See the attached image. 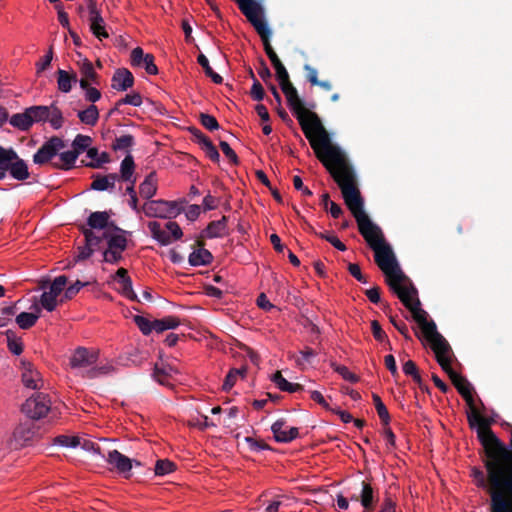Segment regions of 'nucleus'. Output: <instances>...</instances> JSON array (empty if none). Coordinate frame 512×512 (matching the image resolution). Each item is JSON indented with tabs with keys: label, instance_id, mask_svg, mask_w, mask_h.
<instances>
[{
	"label": "nucleus",
	"instance_id": "f257e3e1",
	"mask_svg": "<svg viewBox=\"0 0 512 512\" xmlns=\"http://www.w3.org/2000/svg\"><path fill=\"white\" fill-rule=\"evenodd\" d=\"M327 171L341 189L345 204L356 219L360 234L374 250L375 262L385 274L387 285L394 293L405 287V282L409 279L400 269L392 248L385 241L382 230L364 211V202L357 187L356 175L348 158Z\"/></svg>",
	"mask_w": 512,
	"mask_h": 512
},
{
	"label": "nucleus",
	"instance_id": "f03ea898",
	"mask_svg": "<svg viewBox=\"0 0 512 512\" xmlns=\"http://www.w3.org/2000/svg\"><path fill=\"white\" fill-rule=\"evenodd\" d=\"M275 72L289 108L298 120L315 156L326 170L347 159L345 152L332 142L330 134L323 126L320 117L315 112L304 108V103L299 97L297 89L291 83L286 68L283 67Z\"/></svg>",
	"mask_w": 512,
	"mask_h": 512
},
{
	"label": "nucleus",
	"instance_id": "7ed1b4c3",
	"mask_svg": "<svg viewBox=\"0 0 512 512\" xmlns=\"http://www.w3.org/2000/svg\"><path fill=\"white\" fill-rule=\"evenodd\" d=\"M451 352L439 353L436 356L438 364L442 370L447 373L453 385L457 391L465 399L467 405L470 408V412L467 415L468 423L470 428H477V436L484 447L485 456H489L490 452L496 453L501 452L502 455H508L507 446L494 434L491 430V420L483 417L477 410L474 399L472 396V387L466 378L458 374L453 370L451 366Z\"/></svg>",
	"mask_w": 512,
	"mask_h": 512
},
{
	"label": "nucleus",
	"instance_id": "20e7f679",
	"mask_svg": "<svg viewBox=\"0 0 512 512\" xmlns=\"http://www.w3.org/2000/svg\"><path fill=\"white\" fill-rule=\"evenodd\" d=\"M395 294L411 312L412 318L419 325L425 339L430 343L431 349L434 351L435 355H437L438 352H452L447 340L437 331L435 322L433 320L428 321V313L420 307L421 303L417 297L416 288L410 283L409 286L406 285L396 291Z\"/></svg>",
	"mask_w": 512,
	"mask_h": 512
},
{
	"label": "nucleus",
	"instance_id": "39448f33",
	"mask_svg": "<svg viewBox=\"0 0 512 512\" xmlns=\"http://www.w3.org/2000/svg\"><path fill=\"white\" fill-rule=\"evenodd\" d=\"M7 172L18 181L29 178L28 165L20 158L13 148L0 146V180H3Z\"/></svg>",
	"mask_w": 512,
	"mask_h": 512
},
{
	"label": "nucleus",
	"instance_id": "423d86ee",
	"mask_svg": "<svg viewBox=\"0 0 512 512\" xmlns=\"http://www.w3.org/2000/svg\"><path fill=\"white\" fill-rule=\"evenodd\" d=\"M183 202L152 200L143 205V212L148 217L174 218L183 211Z\"/></svg>",
	"mask_w": 512,
	"mask_h": 512
},
{
	"label": "nucleus",
	"instance_id": "0eeeda50",
	"mask_svg": "<svg viewBox=\"0 0 512 512\" xmlns=\"http://www.w3.org/2000/svg\"><path fill=\"white\" fill-rule=\"evenodd\" d=\"M29 113L32 118V124L48 121L55 130L60 129L64 124L62 111L55 103H52L50 106H31L29 107Z\"/></svg>",
	"mask_w": 512,
	"mask_h": 512
},
{
	"label": "nucleus",
	"instance_id": "6e6552de",
	"mask_svg": "<svg viewBox=\"0 0 512 512\" xmlns=\"http://www.w3.org/2000/svg\"><path fill=\"white\" fill-rule=\"evenodd\" d=\"M51 409V401L47 394L35 393L22 405V412L31 420L46 416Z\"/></svg>",
	"mask_w": 512,
	"mask_h": 512
},
{
	"label": "nucleus",
	"instance_id": "1a4fd4ad",
	"mask_svg": "<svg viewBox=\"0 0 512 512\" xmlns=\"http://www.w3.org/2000/svg\"><path fill=\"white\" fill-rule=\"evenodd\" d=\"M148 228L152 237L161 245H169L172 241L179 240L183 236L182 229L174 221H168L165 224V228H162L161 224L157 221H150Z\"/></svg>",
	"mask_w": 512,
	"mask_h": 512
},
{
	"label": "nucleus",
	"instance_id": "9d476101",
	"mask_svg": "<svg viewBox=\"0 0 512 512\" xmlns=\"http://www.w3.org/2000/svg\"><path fill=\"white\" fill-rule=\"evenodd\" d=\"M250 23L260 36L263 42L265 53L270 59L275 71L285 67L270 44V37L272 35V31L269 28L267 22L264 20V15L250 21Z\"/></svg>",
	"mask_w": 512,
	"mask_h": 512
},
{
	"label": "nucleus",
	"instance_id": "9b49d317",
	"mask_svg": "<svg viewBox=\"0 0 512 512\" xmlns=\"http://www.w3.org/2000/svg\"><path fill=\"white\" fill-rule=\"evenodd\" d=\"M65 147V143L62 138L58 136H52L37 150L33 155V162L38 165H44L49 163L59 151Z\"/></svg>",
	"mask_w": 512,
	"mask_h": 512
},
{
	"label": "nucleus",
	"instance_id": "f8f14e48",
	"mask_svg": "<svg viewBox=\"0 0 512 512\" xmlns=\"http://www.w3.org/2000/svg\"><path fill=\"white\" fill-rule=\"evenodd\" d=\"M98 358V350L78 347L70 357V366L74 369L91 368L97 363Z\"/></svg>",
	"mask_w": 512,
	"mask_h": 512
},
{
	"label": "nucleus",
	"instance_id": "ddd939ff",
	"mask_svg": "<svg viewBox=\"0 0 512 512\" xmlns=\"http://www.w3.org/2000/svg\"><path fill=\"white\" fill-rule=\"evenodd\" d=\"M89 11L90 30L99 40L108 38L109 34L105 30L104 19L97 7L95 0H86Z\"/></svg>",
	"mask_w": 512,
	"mask_h": 512
},
{
	"label": "nucleus",
	"instance_id": "4468645a",
	"mask_svg": "<svg viewBox=\"0 0 512 512\" xmlns=\"http://www.w3.org/2000/svg\"><path fill=\"white\" fill-rule=\"evenodd\" d=\"M39 436V427L30 419L21 423L14 431L13 437L16 447H22Z\"/></svg>",
	"mask_w": 512,
	"mask_h": 512
},
{
	"label": "nucleus",
	"instance_id": "2eb2a0df",
	"mask_svg": "<svg viewBox=\"0 0 512 512\" xmlns=\"http://www.w3.org/2000/svg\"><path fill=\"white\" fill-rule=\"evenodd\" d=\"M107 463L125 478L131 476L132 459L120 453L118 450H111L104 456Z\"/></svg>",
	"mask_w": 512,
	"mask_h": 512
},
{
	"label": "nucleus",
	"instance_id": "dca6fc26",
	"mask_svg": "<svg viewBox=\"0 0 512 512\" xmlns=\"http://www.w3.org/2000/svg\"><path fill=\"white\" fill-rule=\"evenodd\" d=\"M274 438L279 443H289L299 436V430L296 427H288L286 420L281 418L275 421L271 426Z\"/></svg>",
	"mask_w": 512,
	"mask_h": 512
},
{
	"label": "nucleus",
	"instance_id": "f3484780",
	"mask_svg": "<svg viewBox=\"0 0 512 512\" xmlns=\"http://www.w3.org/2000/svg\"><path fill=\"white\" fill-rule=\"evenodd\" d=\"M22 382L25 387L30 389H41L43 380L40 372L35 369L34 365L27 360H21Z\"/></svg>",
	"mask_w": 512,
	"mask_h": 512
},
{
	"label": "nucleus",
	"instance_id": "a211bd4d",
	"mask_svg": "<svg viewBox=\"0 0 512 512\" xmlns=\"http://www.w3.org/2000/svg\"><path fill=\"white\" fill-rule=\"evenodd\" d=\"M134 76L127 68H118L111 78V88L116 91H127L134 85Z\"/></svg>",
	"mask_w": 512,
	"mask_h": 512
},
{
	"label": "nucleus",
	"instance_id": "6ab92c4d",
	"mask_svg": "<svg viewBox=\"0 0 512 512\" xmlns=\"http://www.w3.org/2000/svg\"><path fill=\"white\" fill-rule=\"evenodd\" d=\"M112 226L118 233L104 232V237L107 240V249L124 252L128 246V239L125 236L126 232L115 225Z\"/></svg>",
	"mask_w": 512,
	"mask_h": 512
},
{
	"label": "nucleus",
	"instance_id": "aec40b11",
	"mask_svg": "<svg viewBox=\"0 0 512 512\" xmlns=\"http://www.w3.org/2000/svg\"><path fill=\"white\" fill-rule=\"evenodd\" d=\"M197 246L199 248L190 253L188 257L189 264L194 267L207 266L211 264L213 261V255L209 250L204 248V242L197 241Z\"/></svg>",
	"mask_w": 512,
	"mask_h": 512
},
{
	"label": "nucleus",
	"instance_id": "412c9836",
	"mask_svg": "<svg viewBox=\"0 0 512 512\" xmlns=\"http://www.w3.org/2000/svg\"><path fill=\"white\" fill-rule=\"evenodd\" d=\"M92 183L90 188L96 191L112 190L115 187V182L119 180L117 173H109L107 175L94 174L92 176Z\"/></svg>",
	"mask_w": 512,
	"mask_h": 512
},
{
	"label": "nucleus",
	"instance_id": "4be33fe9",
	"mask_svg": "<svg viewBox=\"0 0 512 512\" xmlns=\"http://www.w3.org/2000/svg\"><path fill=\"white\" fill-rule=\"evenodd\" d=\"M360 485V503L366 512H371L375 509V504L377 502V497L375 495L374 489L370 483H367L365 481H361Z\"/></svg>",
	"mask_w": 512,
	"mask_h": 512
},
{
	"label": "nucleus",
	"instance_id": "5701e85b",
	"mask_svg": "<svg viewBox=\"0 0 512 512\" xmlns=\"http://www.w3.org/2000/svg\"><path fill=\"white\" fill-rule=\"evenodd\" d=\"M134 172H135L134 158L130 153H128L120 164V175H118L119 179L122 181H125V182L135 184L136 177L134 176Z\"/></svg>",
	"mask_w": 512,
	"mask_h": 512
},
{
	"label": "nucleus",
	"instance_id": "b1692460",
	"mask_svg": "<svg viewBox=\"0 0 512 512\" xmlns=\"http://www.w3.org/2000/svg\"><path fill=\"white\" fill-rule=\"evenodd\" d=\"M56 75L58 89L63 93H69L72 89V85L78 82L75 72L70 73L66 70L58 69Z\"/></svg>",
	"mask_w": 512,
	"mask_h": 512
},
{
	"label": "nucleus",
	"instance_id": "393cba45",
	"mask_svg": "<svg viewBox=\"0 0 512 512\" xmlns=\"http://www.w3.org/2000/svg\"><path fill=\"white\" fill-rule=\"evenodd\" d=\"M157 192V175L150 172L139 186V193L145 199H151Z\"/></svg>",
	"mask_w": 512,
	"mask_h": 512
},
{
	"label": "nucleus",
	"instance_id": "a878e982",
	"mask_svg": "<svg viewBox=\"0 0 512 512\" xmlns=\"http://www.w3.org/2000/svg\"><path fill=\"white\" fill-rule=\"evenodd\" d=\"M227 221H228V218L226 216H222L221 219L210 222L204 231L206 234V237H208V238L223 237L226 234Z\"/></svg>",
	"mask_w": 512,
	"mask_h": 512
},
{
	"label": "nucleus",
	"instance_id": "bb28decb",
	"mask_svg": "<svg viewBox=\"0 0 512 512\" xmlns=\"http://www.w3.org/2000/svg\"><path fill=\"white\" fill-rule=\"evenodd\" d=\"M271 380L275 383V385L281 391H284V392L295 393V392H299V391L304 390L303 385H301L299 383H291V382L287 381L283 377V375L281 374L280 371H276L273 374Z\"/></svg>",
	"mask_w": 512,
	"mask_h": 512
},
{
	"label": "nucleus",
	"instance_id": "cd10ccee",
	"mask_svg": "<svg viewBox=\"0 0 512 512\" xmlns=\"http://www.w3.org/2000/svg\"><path fill=\"white\" fill-rule=\"evenodd\" d=\"M109 218L110 215L106 211L92 212L87 219L89 229H105L109 225Z\"/></svg>",
	"mask_w": 512,
	"mask_h": 512
},
{
	"label": "nucleus",
	"instance_id": "c85d7f7f",
	"mask_svg": "<svg viewBox=\"0 0 512 512\" xmlns=\"http://www.w3.org/2000/svg\"><path fill=\"white\" fill-rule=\"evenodd\" d=\"M10 124L13 127L18 128L19 130L22 131L29 130L30 127L33 125L32 118L29 113V108H26L25 111L22 113H16L12 115V117L10 118Z\"/></svg>",
	"mask_w": 512,
	"mask_h": 512
},
{
	"label": "nucleus",
	"instance_id": "c756f323",
	"mask_svg": "<svg viewBox=\"0 0 512 512\" xmlns=\"http://www.w3.org/2000/svg\"><path fill=\"white\" fill-rule=\"evenodd\" d=\"M60 162H51L53 168L61 170H70L78 158V155L73 150L65 151L59 154Z\"/></svg>",
	"mask_w": 512,
	"mask_h": 512
},
{
	"label": "nucleus",
	"instance_id": "7c9ffc66",
	"mask_svg": "<svg viewBox=\"0 0 512 512\" xmlns=\"http://www.w3.org/2000/svg\"><path fill=\"white\" fill-rule=\"evenodd\" d=\"M79 120L89 126H95L99 119V110L96 105L91 104L85 110L77 114Z\"/></svg>",
	"mask_w": 512,
	"mask_h": 512
},
{
	"label": "nucleus",
	"instance_id": "2f4dec72",
	"mask_svg": "<svg viewBox=\"0 0 512 512\" xmlns=\"http://www.w3.org/2000/svg\"><path fill=\"white\" fill-rule=\"evenodd\" d=\"M80 73L82 78L87 79L94 85H100V76L95 71L94 66L91 61L88 59H84L80 66Z\"/></svg>",
	"mask_w": 512,
	"mask_h": 512
},
{
	"label": "nucleus",
	"instance_id": "473e14b6",
	"mask_svg": "<svg viewBox=\"0 0 512 512\" xmlns=\"http://www.w3.org/2000/svg\"><path fill=\"white\" fill-rule=\"evenodd\" d=\"M181 321L176 316H166L162 319L154 320V330L161 333L168 329H175L180 325Z\"/></svg>",
	"mask_w": 512,
	"mask_h": 512
},
{
	"label": "nucleus",
	"instance_id": "72a5a7b5",
	"mask_svg": "<svg viewBox=\"0 0 512 512\" xmlns=\"http://www.w3.org/2000/svg\"><path fill=\"white\" fill-rule=\"evenodd\" d=\"M197 62L204 69L205 74L211 78V80L216 84H221L223 82L222 76L218 73L214 72L211 68L207 57L204 54H199L197 57Z\"/></svg>",
	"mask_w": 512,
	"mask_h": 512
},
{
	"label": "nucleus",
	"instance_id": "f704fd0d",
	"mask_svg": "<svg viewBox=\"0 0 512 512\" xmlns=\"http://www.w3.org/2000/svg\"><path fill=\"white\" fill-rule=\"evenodd\" d=\"M246 371H247V369L245 367H242L239 369H237V368L231 369L225 377L224 383L222 385V389L224 391H229L236 383L238 377L245 376Z\"/></svg>",
	"mask_w": 512,
	"mask_h": 512
},
{
	"label": "nucleus",
	"instance_id": "c9c22d12",
	"mask_svg": "<svg viewBox=\"0 0 512 512\" xmlns=\"http://www.w3.org/2000/svg\"><path fill=\"white\" fill-rule=\"evenodd\" d=\"M372 399L382 424L388 426L390 422V414L388 412V409L386 408L378 394H372Z\"/></svg>",
	"mask_w": 512,
	"mask_h": 512
},
{
	"label": "nucleus",
	"instance_id": "e433bc0d",
	"mask_svg": "<svg viewBox=\"0 0 512 512\" xmlns=\"http://www.w3.org/2000/svg\"><path fill=\"white\" fill-rule=\"evenodd\" d=\"M39 316L29 312H21L16 316V323L21 329L27 330L35 325Z\"/></svg>",
	"mask_w": 512,
	"mask_h": 512
},
{
	"label": "nucleus",
	"instance_id": "4c0bfd02",
	"mask_svg": "<svg viewBox=\"0 0 512 512\" xmlns=\"http://www.w3.org/2000/svg\"><path fill=\"white\" fill-rule=\"evenodd\" d=\"M91 143L92 138L90 136L77 134L72 142L73 151L76 152L79 156L82 152L86 151L89 148Z\"/></svg>",
	"mask_w": 512,
	"mask_h": 512
},
{
	"label": "nucleus",
	"instance_id": "58836bf2",
	"mask_svg": "<svg viewBox=\"0 0 512 512\" xmlns=\"http://www.w3.org/2000/svg\"><path fill=\"white\" fill-rule=\"evenodd\" d=\"M134 144H135L134 137L130 134H127V135H122L120 137H117L114 140L113 144L111 145V148L114 151H118V150L128 151L132 146H134Z\"/></svg>",
	"mask_w": 512,
	"mask_h": 512
},
{
	"label": "nucleus",
	"instance_id": "ea45409f",
	"mask_svg": "<svg viewBox=\"0 0 512 512\" xmlns=\"http://www.w3.org/2000/svg\"><path fill=\"white\" fill-rule=\"evenodd\" d=\"M5 334L10 352L15 355H20L23 352V344L20 339L16 338V334L12 330H7Z\"/></svg>",
	"mask_w": 512,
	"mask_h": 512
},
{
	"label": "nucleus",
	"instance_id": "a19ab883",
	"mask_svg": "<svg viewBox=\"0 0 512 512\" xmlns=\"http://www.w3.org/2000/svg\"><path fill=\"white\" fill-rule=\"evenodd\" d=\"M176 469V464L168 459H159L156 462L154 472L157 476L167 475Z\"/></svg>",
	"mask_w": 512,
	"mask_h": 512
},
{
	"label": "nucleus",
	"instance_id": "79ce46f5",
	"mask_svg": "<svg viewBox=\"0 0 512 512\" xmlns=\"http://www.w3.org/2000/svg\"><path fill=\"white\" fill-rule=\"evenodd\" d=\"M82 233L85 237V243L93 250L98 248L102 243L103 239H105L104 234L102 236H98L91 229L88 228H83Z\"/></svg>",
	"mask_w": 512,
	"mask_h": 512
},
{
	"label": "nucleus",
	"instance_id": "37998d69",
	"mask_svg": "<svg viewBox=\"0 0 512 512\" xmlns=\"http://www.w3.org/2000/svg\"><path fill=\"white\" fill-rule=\"evenodd\" d=\"M113 371V366L109 364L96 365L94 364L90 369L86 371L85 376L89 379L97 378L101 375H105Z\"/></svg>",
	"mask_w": 512,
	"mask_h": 512
},
{
	"label": "nucleus",
	"instance_id": "c03bdc74",
	"mask_svg": "<svg viewBox=\"0 0 512 512\" xmlns=\"http://www.w3.org/2000/svg\"><path fill=\"white\" fill-rule=\"evenodd\" d=\"M331 367L346 381H349L350 383H357L359 381V377L356 374L350 372L346 366L332 362Z\"/></svg>",
	"mask_w": 512,
	"mask_h": 512
},
{
	"label": "nucleus",
	"instance_id": "a18cd8bd",
	"mask_svg": "<svg viewBox=\"0 0 512 512\" xmlns=\"http://www.w3.org/2000/svg\"><path fill=\"white\" fill-rule=\"evenodd\" d=\"M198 119L201 125L209 131H215L220 128L217 119L213 115L200 113Z\"/></svg>",
	"mask_w": 512,
	"mask_h": 512
},
{
	"label": "nucleus",
	"instance_id": "49530a36",
	"mask_svg": "<svg viewBox=\"0 0 512 512\" xmlns=\"http://www.w3.org/2000/svg\"><path fill=\"white\" fill-rule=\"evenodd\" d=\"M134 322L144 335H149L154 330V321H150L143 316H134Z\"/></svg>",
	"mask_w": 512,
	"mask_h": 512
},
{
	"label": "nucleus",
	"instance_id": "de8ad7c7",
	"mask_svg": "<svg viewBox=\"0 0 512 512\" xmlns=\"http://www.w3.org/2000/svg\"><path fill=\"white\" fill-rule=\"evenodd\" d=\"M124 104L132 105L134 107H139L142 105V96L139 92H132L130 94H126L125 97L121 98L117 101V106H122Z\"/></svg>",
	"mask_w": 512,
	"mask_h": 512
},
{
	"label": "nucleus",
	"instance_id": "09e8293b",
	"mask_svg": "<svg viewBox=\"0 0 512 512\" xmlns=\"http://www.w3.org/2000/svg\"><path fill=\"white\" fill-rule=\"evenodd\" d=\"M68 278L65 275H60L56 277L53 282L50 285V294H53L55 296H59L61 292L64 290L66 284H67Z\"/></svg>",
	"mask_w": 512,
	"mask_h": 512
},
{
	"label": "nucleus",
	"instance_id": "8fccbe9b",
	"mask_svg": "<svg viewBox=\"0 0 512 512\" xmlns=\"http://www.w3.org/2000/svg\"><path fill=\"white\" fill-rule=\"evenodd\" d=\"M54 444L75 448L80 444V439L76 436L59 435L55 437Z\"/></svg>",
	"mask_w": 512,
	"mask_h": 512
},
{
	"label": "nucleus",
	"instance_id": "3c124183",
	"mask_svg": "<svg viewBox=\"0 0 512 512\" xmlns=\"http://www.w3.org/2000/svg\"><path fill=\"white\" fill-rule=\"evenodd\" d=\"M40 303L43 308L49 312H52L57 307V296L50 294V292H44L41 295Z\"/></svg>",
	"mask_w": 512,
	"mask_h": 512
},
{
	"label": "nucleus",
	"instance_id": "603ef678",
	"mask_svg": "<svg viewBox=\"0 0 512 512\" xmlns=\"http://www.w3.org/2000/svg\"><path fill=\"white\" fill-rule=\"evenodd\" d=\"M146 54L141 47H136L131 51L130 54V64L132 67H142L143 62L145 61Z\"/></svg>",
	"mask_w": 512,
	"mask_h": 512
},
{
	"label": "nucleus",
	"instance_id": "864d4df0",
	"mask_svg": "<svg viewBox=\"0 0 512 512\" xmlns=\"http://www.w3.org/2000/svg\"><path fill=\"white\" fill-rule=\"evenodd\" d=\"M53 60V47L50 46L45 56L41 58L39 62L36 63V73L39 75L41 72L46 70Z\"/></svg>",
	"mask_w": 512,
	"mask_h": 512
},
{
	"label": "nucleus",
	"instance_id": "5fc2aeb1",
	"mask_svg": "<svg viewBox=\"0 0 512 512\" xmlns=\"http://www.w3.org/2000/svg\"><path fill=\"white\" fill-rule=\"evenodd\" d=\"M152 376L161 385L169 384L168 379L170 377V373L165 368H160L158 365H155Z\"/></svg>",
	"mask_w": 512,
	"mask_h": 512
},
{
	"label": "nucleus",
	"instance_id": "6e6d98bb",
	"mask_svg": "<svg viewBox=\"0 0 512 512\" xmlns=\"http://www.w3.org/2000/svg\"><path fill=\"white\" fill-rule=\"evenodd\" d=\"M188 131L193 137V141L201 146V148L208 142H210V138L206 136L201 130L196 127H189Z\"/></svg>",
	"mask_w": 512,
	"mask_h": 512
},
{
	"label": "nucleus",
	"instance_id": "4d7b16f0",
	"mask_svg": "<svg viewBox=\"0 0 512 512\" xmlns=\"http://www.w3.org/2000/svg\"><path fill=\"white\" fill-rule=\"evenodd\" d=\"M219 146L223 154L230 160L233 165H238L240 163L237 154L226 141H220Z\"/></svg>",
	"mask_w": 512,
	"mask_h": 512
},
{
	"label": "nucleus",
	"instance_id": "13d9d810",
	"mask_svg": "<svg viewBox=\"0 0 512 512\" xmlns=\"http://www.w3.org/2000/svg\"><path fill=\"white\" fill-rule=\"evenodd\" d=\"M16 314V304L4 307L0 311V321L2 324L0 327L6 326L11 320L12 316Z\"/></svg>",
	"mask_w": 512,
	"mask_h": 512
},
{
	"label": "nucleus",
	"instance_id": "bf43d9fd",
	"mask_svg": "<svg viewBox=\"0 0 512 512\" xmlns=\"http://www.w3.org/2000/svg\"><path fill=\"white\" fill-rule=\"evenodd\" d=\"M122 253L121 251L106 249L103 252V261L110 264H117L123 259Z\"/></svg>",
	"mask_w": 512,
	"mask_h": 512
},
{
	"label": "nucleus",
	"instance_id": "052dcab7",
	"mask_svg": "<svg viewBox=\"0 0 512 512\" xmlns=\"http://www.w3.org/2000/svg\"><path fill=\"white\" fill-rule=\"evenodd\" d=\"M389 320L391 324L399 331L406 340H411L407 325L402 320H397L395 316L390 315Z\"/></svg>",
	"mask_w": 512,
	"mask_h": 512
},
{
	"label": "nucleus",
	"instance_id": "680f3d73",
	"mask_svg": "<svg viewBox=\"0 0 512 512\" xmlns=\"http://www.w3.org/2000/svg\"><path fill=\"white\" fill-rule=\"evenodd\" d=\"M206 156L214 163H219L220 161V154L217 150V148L215 147V145L212 143V141L206 143L202 148H201Z\"/></svg>",
	"mask_w": 512,
	"mask_h": 512
},
{
	"label": "nucleus",
	"instance_id": "e2e57ef3",
	"mask_svg": "<svg viewBox=\"0 0 512 512\" xmlns=\"http://www.w3.org/2000/svg\"><path fill=\"white\" fill-rule=\"evenodd\" d=\"M87 285H89V282H82L80 280H77L74 284L66 288L64 298L72 299L80 291L81 288Z\"/></svg>",
	"mask_w": 512,
	"mask_h": 512
},
{
	"label": "nucleus",
	"instance_id": "0e129e2a",
	"mask_svg": "<svg viewBox=\"0 0 512 512\" xmlns=\"http://www.w3.org/2000/svg\"><path fill=\"white\" fill-rule=\"evenodd\" d=\"M250 95H251L252 99L255 101H261L264 99V96H265L264 88L257 79H254V83L250 90Z\"/></svg>",
	"mask_w": 512,
	"mask_h": 512
},
{
	"label": "nucleus",
	"instance_id": "69168bd1",
	"mask_svg": "<svg viewBox=\"0 0 512 512\" xmlns=\"http://www.w3.org/2000/svg\"><path fill=\"white\" fill-rule=\"evenodd\" d=\"M371 330L374 338L377 341L384 342L385 340H387L388 337L377 320H373L371 322Z\"/></svg>",
	"mask_w": 512,
	"mask_h": 512
},
{
	"label": "nucleus",
	"instance_id": "338daca9",
	"mask_svg": "<svg viewBox=\"0 0 512 512\" xmlns=\"http://www.w3.org/2000/svg\"><path fill=\"white\" fill-rule=\"evenodd\" d=\"M154 61L155 58L152 54H146L145 61L141 68H144L149 75H156L158 73V68Z\"/></svg>",
	"mask_w": 512,
	"mask_h": 512
},
{
	"label": "nucleus",
	"instance_id": "774afa93",
	"mask_svg": "<svg viewBox=\"0 0 512 512\" xmlns=\"http://www.w3.org/2000/svg\"><path fill=\"white\" fill-rule=\"evenodd\" d=\"M348 271L349 273L359 282L367 283V277L362 274L361 268L358 264L355 263H349L348 265Z\"/></svg>",
	"mask_w": 512,
	"mask_h": 512
}]
</instances>
